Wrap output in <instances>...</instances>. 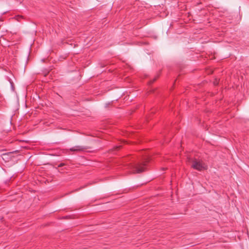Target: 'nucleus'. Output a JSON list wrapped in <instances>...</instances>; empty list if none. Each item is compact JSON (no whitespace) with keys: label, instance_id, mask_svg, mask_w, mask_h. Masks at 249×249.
Returning a JSON list of instances; mask_svg holds the SVG:
<instances>
[{"label":"nucleus","instance_id":"f257e3e1","mask_svg":"<svg viewBox=\"0 0 249 249\" xmlns=\"http://www.w3.org/2000/svg\"><path fill=\"white\" fill-rule=\"evenodd\" d=\"M145 164L131 160L129 156H125V175L140 173L145 171Z\"/></svg>","mask_w":249,"mask_h":249},{"label":"nucleus","instance_id":"f03ea898","mask_svg":"<svg viewBox=\"0 0 249 249\" xmlns=\"http://www.w3.org/2000/svg\"><path fill=\"white\" fill-rule=\"evenodd\" d=\"M188 161L192 162L191 167L195 169L201 171L205 168L204 164L196 159L192 160L190 158H188Z\"/></svg>","mask_w":249,"mask_h":249},{"label":"nucleus","instance_id":"7ed1b4c3","mask_svg":"<svg viewBox=\"0 0 249 249\" xmlns=\"http://www.w3.org/2000/svg\"><path fill=\"white\" fill-rule=\"evenodd\" d=\"M86 149V148L83 146L76 145L70 148V151L72 152H81Z\"/></svg>","mask_w":249,"mask_h":249},{"label":"nucleus","instance_id":"20e7f679","mask_svg":"<svg viewBox=\"0 0 249 249\" xmlns=\"http://www.w3.org/2000/svg\"><path fill=\"white\" fill-rule=\"evenodd\" d=\"M127 67H129V66H127V64H126L125 63V70H126V69L127 68Z\"/></svg>","mask_w":249,"mask_h":249},{"label":"nucleus","instance_id":"39448f33","mask_svg":"<svg viewBox=\"0 0 249 249\" xmlns=\"http://www.w3.org/2000/svg\"><path fill=\"white\" fill-rule=\"evenodd\" d=\"M214 85H217V84H218V82H214Z\"/></svg>","mask_w":249,"mask_h":249},{"label":"nucleus","instance_id":"423d86ee","mask_svg":"<svg viewBox=\"0 0 249 249\" xmlns=\"http://www.w3.org/2000/svg\"><path fill=\"white\" fill-rule=\"evenodd\" d=\"M2 21V19L1 18H0V21Z\"/></svg>","mask_w":249,"mask_h":249},{"label":"nucleus","instance_id":"0eeeda50","mask_svg":"<svg viewBox=\"0 0 249 249\" xmlns=\"http://www.w3.org/2000/svg\"><path fill=\"white\" fill-rule=\"evenodd\" d=\"M62 165H63L62 164H60L59 166L60 167V166H62Z\"/></svg>","mask_w":249,"mask_h":249},{"label":"nucleus","instance_id":"6e6552de","mask_svg":"<svg viewBox=\"0 0 249 249\" xmlns=\"http://www.w3.org/2000/svg\"><path fill=\"white\" fill-rule=\"evenodd\" d=\"M156 79H154L153 80V81L152 82H153L154 81H155Z\"/></svg>","mask_w":249,"mask_h":249}]
</instances>
